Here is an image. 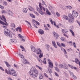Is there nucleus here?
Masks as SVG:
<instances>
[{
	"label": "nucleus",
	"mask_w": 80,
	"mask_h": 80,
	"mask_svg": "<svg viewBox=\"0 0 80 80\" xmlns=\"http://www.w3.org/2000/svg\"><path fill=\"white\" fill-rule=\"evenodd\" d=\"M5 71L6 73H7L8 75H12L13 76H15V77L17 76V74L13 69H10V68H9L8 70L7 69H5Z\"/></svg>",
	"instance_id": "nucleus-1"
},
{
	"label": "nucleus",
	"mask_w": 80,
	"mask_h": 80,
	"mask_svg": "<svg viewBox=\"0 0 80 80\" xmlns=\"http://www.w3.org/2000/svg\"><path fill=\"white\" fill-rule=\"evenodd\" d=\"M69 19H68V22L70 23H73L74 22V17L72 16L71 13L68 14Z\"/></svg>",
	"instance_id": "nucleus-2"
},
{
	"label": "nucleus",
	"mask_w": 80,
	"mask_h": 80,
	"mask_svg": "<svg viewBox=\"0 0 80 80\" xmlns=\"http://www.w3.org/2000/svg\"><path fill=\"white\" fill-rule=\"evenodd\" d=\"M41 5L42 4H41V3H39V7L40 8V9L39 8H37V10L39 12V13H40L41 15H43V14H44V13L42 12V6Z\"/></svg>",
	"instance_id": "nucleus-3"
},
{
	"label": "nucleus",
	"mask_w": 80,
	"mask_h": 80,
	"mask_svg": "<svg viewBox=\"0 0 80 80\" xmlns=\"http://www.w3.org/2000/svg\"><path fill=\"white\" fill-rule=\"evenodd\" d=\"M29 73L32 77H33V78H35L36 77H37L38 76V75H37L35 73L31 70L29 72Z\"/></svg>",
	"instance_id": "nucleus-4"
},
{
	"label": "nucleus",
	"mask_w": 80,
	"mask_h": 80,
	"mask_svg": "<svg viewBox=\"0 0 80 80\" xmlns=\"http://www.w3.org/2000/svg\"><path fill=\"white\" fill-rule=\"evenodd\" d=\"M7 30V31L4 32V34L5 35H6V36H7L8 37H9V38H12V34H11L8 32V31H9V30H8V29Z\"/></svg>",
	"instance_id": "nucleus-5"
},
{
	"label": "nucleus",
	"mask_w": 80,
	"mask_h": 80,
	"mask_svg": "<svg viewBox=\"0 0 80 80\" xmlns=\"http://www.w3.org/2000/svg\"><path fill=\"white\" fill-rule=\"evenodd\" d=\"M30 70L35 73H36V75H38V71L35 69V68H31Z\"/></svg>",
	"instance_id": "nucleus-6"
},
{
	"label": "nucleus",
	"mask_w": 80,
	"mask_h": 80,
	"mask_svg": "<svg viewBox=\"0 0 80 80\" xmlns=\"http://www.w3.org/2000/svg\"><path fill=\"white\" fill-rule=\"evenodd\" d=\"M53 35L56 40H57V39H58V38L59 37V35H58V34L54 32H53Z\"/></svg>",
	"instance_id": "nucleus-7"
},
{
	"label": "nucleus",
	"mask_w": 80,
	"mask_h": 80,
	"mask_svg": "<svg viewBox=\"0 0 80 80\" xmlns=\"http://www.w3.org/2000/svg\"><path fill=\"white\" fill-rule=\"evenodd\" d=\"M72 15L74 17H77V16L78 15V13L75 11H72Z\"/></svg>",
	"instance_id": "nucleus-8"
},
{
	"label": "nucleus",
	"mask_w": 80,
	"mask_h": 80,
	"mask_svg": "<svg viewBox=\"0 0 80 80\" xmlns=\"http://www.w3.org/2000/svg\"><path fill=\"white\" fill-rule=\"evenodd\" d=\"M35 52L37 53V54L38 55V54H40V53H42V50H41L40 48H39L38 49H36Z\"/></svg>",
	"instance_id": "nucleus-9"
},
{
	"label": "nucleus",
	"mask_w": 80,
	"mask_h": 80,
	"mask_svg": "<svg viewBox=\"0 0 80 80\" xmlns=\"http://www.w3.org/2000/svg\"><path fill=\"white\" fill-rule=\"evenodd\" d=\"M7 13L9 15H11V16H13V13L10 11V10H7Z\"/></svg>",
	"instance_id": "nucleus-10"
},
{
	"label": "nucleus",
	"mask_w": 80,
	"mask_h": 80,
	"mask_svg": "<svg viewBox=\"0 0 80 80\" xmlns=\"http://www.w3.org/2000/svg\"><path fill=\"white\" fill-rule=\"evenodd\" d=\"M48 67H50V68H53V63L52 62H48Z\"/></svg>",
	"instance_id": "nucleus-11"
},
{
	"label": "nucleus",
	"mask_w": 80,
	"mask_h": 80,
	"mask_svg": "<svg viewBox=\"0 0 80 80\" xmlns=\"http://www.w3.org/2000/svg\"><path fill=\"white\" fill-rule=\"evenodd\" d=\"M38 32L41 35H43L44 34V31L42 29H39L38 31Z\"/></svg>",
	"instance_id": "nucleus-12"
},
{
	"label": "nucleus",
	"mask_w": 80,
	"mask_h": 80,
	"mask_svg": "<svg viewBox=\"0 0 80 80\" xmlns=\"http://www.w3.org/2000/svg\"><path fill=\"white\" fill-rule=\"evenodd\" d=\"M52 45H53L54 47H55V48H57V46L55 43V42L52 41Z\"/></svg>",
	"instance_id": "nucleus-13"
},
{
	"label": "nucleus",
	"mask_w": 80,
	"mask_h": 80,
	"mask_svg": "<svg viewBox=\"0 0 80 80\" xmlns=\"http://www.w3.org/2000/svg\"><path fill=\"white\" fill-rule=\"evenodd\" d=\"M68 65L69 67L71 68H72V69H74V70H77V68H76V67H75L72 66L70 64H68Z\"/></svg>",
	"instance_id": "nucleus-14"
},
{
	"label": "nucleus",
	"mask_w": 80,
	"mask_h": 80,
	"mask_svg": "<svg viewBox=\"0 0 80 80\" xmlns=\"http://www.w3.org/2000/svg\"><path fill=\"white\" fill-rule=\"evenodd\" d=\"M2 18H3V21L5 22L7 24H8V23H7V19L5 18V16L4 15H2Z\"/></svg>",
	"instance_id": "nucleus-15"
},
{
	"label": "nucleus",
	"mask_w": 80,
	"mask_h": 80,
	"mask_svg": "<svg viewBox=\"0 0 80 80\" xmlns=\"http://www.w3.org/2000/svg\"><path fill=\"white\" fill-rule=\"evenodd\" d=\"M63 68H65V69H66V70H68V66L67 65V64H66L64 63L63 66Z\"/></svg>",
	"instance_id": "nucleus-16"
},
{
	"label": "nucleus",
	"mask_w": 80,
	"mask_h": 80,
	"mask_svg": "<svg viewBox=\"0 0 80 80\" xmlns=\"http://www.w3.org/2000/svg\"><path fill=\"white\" fill-rule=\"evenodd\" d=\"M10 42H12V43H17V40L16 39L13 40L11 39L10 41Z\"/></svg>",
	"instance_id": "nucleus-17"
},
{
	"label": "nucleus",
	"mask_w": 80,
	"mask_h": 80,
	"mask_svg": "<svg viewBox=\"0 0 80 80\" xmlns=\"http://www.w3.org/2000/svg\"><path fill=\"white\" fill-rule=\"evenodd\" d=\"M31 50L33 52H35L37 49H35V48L34 47H31Z\"/></svg>",
	"instance_id": "nucleus-18"
},
{
	"label": "nucleus",
	"mask_w": 80,
	"mask_h": 80,
	"mask_svg": "<svg viewBox=\"0 0 80 80\" xmlns=\"http://www.w3.org/2000/svg\"><path fill=\"white\" fill-rule=\"evenodd\" d=\"M0 23L1 24H2V25H6V26H8V24H6V23H4L2 21H1V20L0 19Z\"/></svg>",
	"instance_id": "nucleus-19"
},
{
	"label": "nucleus",
	"mask_w": 80,
	"mask_h": 80,
	"mask_svg": "<svg viewBox=\"0 0 80 80\" xmlns=\"http://www.w3.org/2000/svg\"><path fill=\"white\" fill-rule=\"evenodd\" d=\"M28 11V9L26 8H24L23 9V12L24 13H27V12Z\"/></svg>",
	"instance_id": "nucleus-20"
},
{
	"label": "nucleus",
	"mask_w": 80,
	"mask_h": 80,
	"mask_svg": "<svg viewBox=\"0 0 80 80\" xmlns=\"http://www.w3.org/2000/svg\"><path fill=\"white\" fill-rule=\"evenodd\" d=\"M18 30H19V32H22V29H21V27H19L17 28L16 31H17V32H18Z\"/></svg>",
	"instance_id": "nucleus-21"
},
{
	"label": "nucleus",
	"mask_w": 80,
	"mask_h": 80,
	"mask_svg": "<svg viewBox=\"0 0 80 80\" xmlns=\"http://www.w3.org/2000/svg\"><path fill=\"white\" fill-rule=\"evenodd\" d=\"M46 48L47 50H48V52H49V48H51V49L52 48V47H50V46H49V45H47V44L46 45Z\"/></svg>",
	"instance_id": "nucleus-22"
},
{
	"label": "nucleus",
	"mask_w": 80,
	"mask_h": 80,
	"mask_svg": "<svg viewBox=\"0 0 80 80\" xmlns=\"http://www.w3.org/2000/svg\"><path fill=\"white\" fill-rule=\"evenodd\" d=\"M63 17L66 20H68V17L65 15H63Z\"/></svg>",
	"instance_id": "nucleus-23"
},
{
	"label": "nucleus",
	"mask_w": 80,
	"mask_h": 80,
	"mask_svg": "<svg viewBox=\"0 0 80 80\" xmlns=\"http://www.w3.org/2000/svg\"><path fill=\"white\" fill-rule=\"evenodd\" d=\"M54 68L56 72H60V70H59V69L57 67H54Z\"/></svg>",
	"instance_id": "nucleus-24"
},
{
	"label": "nucleus",
	"mask_w": 80,
	"mask_h": 80,
	"mask_svg": "<svg viewBox=\"0 0 80 80\" xmlns=\"http://www.w3.org/2000/svg\"><path fill=\"white\" fill-rule=\"evenodd\" d=\"M65 7L69 9V10H71V9L72 8V7H71L70 6H66Z\"/></svg>",
	"instance_id": "nucleus-25"
},
{
	"label": "nucleus",
	"mask_w": 80,
	"mask_h": 80,
	"mask_svg": "<svg viewBox=\"0 0 80 80\" xmlns=\"http://www.w3.org/2000/svg\"><path fill=\"white\" fill-rule=\"evenodd\" d=\"M28 9L30 11H33L34 10V9L31 6H30L29 8H28Z\"/></svg>",
	"instance_id": "nucleus-26"
},
{
	"label": "nucleus",
	"mask_w": 80,
	"mask_h": 80,
	"mask_svg": "<svg viewBox=\"0 0 80 80\" xmlns=\"http://www.w3.org/2000/svg\"><path fill=\"white\" fill-rule=\"evenodd\" d=\"M5 63L6 65V66H7V67H10L11 66L10 65V64L7 62H5Z\"/></svg>",
	"instance_id": "nucleus-27"
},
{
	"label": "nucleus",
	"mask_w": 80,
	"mask_h": 80,
	"mask_svg": "<svg viewBox=\"0 0 80 80\" xmlns=\"http://www.w3.org/2000/svg\"><path fill=\"white\" fill-rule=\"evenodd\" d=\"M62 32L63 33H67V32H68V31H67L66 30H64V29H62Z\"/></svg>",
	"instance_id": "nucleus-28"
},
{
	"label": "nucleus",
	"mask_w": 80,
	"mask_h": 80,
	"mask_svg": "<svg viewBox=\"0 0 80 80\" xmlns=\"http://www.w3.org/2000/svg\"><path fill=\"white\" fill-rule=\"evenodd\" d=\"M23 63L24 64H29V63H30L29 62L27 61L26 60V61H23Z\"/></svg>",
	"instance_id": "nucleus-29"
},
{
	"label": "nucleus",
	"mask_w": 80,
	"mask_h": 80,
	"mask_svg": "<svg viewBox=\"0 0 80 80\" xmlns=\"http://www.w3.org/2000/svg\"><path fill=\"white\" fill-rule=\"evenodd\" d=\"M29 15L30 17H31L32 18H35V15H34L33 14H32L30 13Z\"/></svg>",
	"instance_id": "nucleus-30"
},
{
	"label": "nucleus",
	"mask_w": 80,
	"mask_h": 80,
	"mask_svg": "<svg viewBox=\"0 0 80 80\" xmlns=\"http://www.w3.org/2000/svg\"><path fill=\"white\" fill-rule=\"evenodd\" d=\"M15 24L12 23L11 25V27H13V28H15Z\"/></svg>",
	"instance_id": "nucleus-31"
},
{
	"label": "nucleus",
	"mask_w": 80,
	"mask_h": 80,
	"mask_svg": "<svg viewBox=\"0 0 80 80\" xmlns=\"http://www.w3.org/2000/svg\"><path fill=\"white\" fill-rule=\"evenodd\" d=\"M46 13L48 15H51V13H50V12L48 10H46Z\"/></svg>",
	"instance_id": "nucleus-32"
},
{
	"label": "nucleus",
	"mask_w": 80,
	"mask_h": 80,
	"mask_svg": "<svg viewBox=\"0 0 80 80\" xmlns=\"http://www.w3.org/2000/svg\"><path fill=\"white\" fill-rule=\"evenodd\" d=\"M18 37H20V38H22V39H23V38H24L23 37V36H22V35H21L20 34H18Z\"/></svg>",
	"instance_id": "nucleus-33"
},
{
	"label": "nucleus",
	"mask_w": 80,
	"mask_h": 80,
	"mask_svg": "<svg viewBox=\"0 0 80 80\" xmlns=\"http://www.w3.org/2000/svg\"><path fill=\"white\" fill-rule=\"evenodd\" d=\"M45 59H46V58L44 59V60L42 62H43V63H44V64H47V61H46V60H45Z\"/></svg>",
	"instance_id": "nucleus-34"
},
{
	"label": "nucleus",
	"mask_w": 80,
	"mask_h": 80,
	"mask_svg": "<svg viewBox=\"0 0 80 80\" xmlns=\"http://www.w3.org/2000/svg\"><path fill=\"white\" fill-rule=\"evenodd\" d=\"M57 43L58 46L59 47H61V44H60V43L59 42H57Z\"/></svg>",
	"instance_id": "nucleus-35"
},
{
	"label": "nucleus",
	"mask_w": 80,
	"mask_h": 80,
	"mask_svg": "<svg viewBox=\"0 0 80 80\" xmlns=\"http://www.w3.org/2000/svg\"><path fill=\"white\" fill-rule=\"evenodd\" d=\"M53 23H54V26H56V27H57V28H59V27H58V25L57 26V25H56L55 22V21H54Z\"/></svg>",
	"instance_id": "nucleus-36"
},
{
	"label": "nucleus",
	"mask_w": 80,
	"mask_h": 80,
	"mask_svg": "<svg viewBox=\"0 0 80 80\" xmlns=\"http://www.w3.org/2000/svg\"><path fill=\"white\" fill-rule=\"evenodd\" d=\"M48 70L49 73H52V70L50 68H48Z\"/></svg>",
	"instance_id": "nucleus-37"
},
{
	"label": "nucleus",
	"mask_w": 80,
	"mask_h": 80,
	"mask_svg": "<svg viewBox=\"0 0 80 80\" xmlns=\"http://www.w3.org/2000/svg\"><path fill=\"white\" fill-rule=\"evenodd\" d=\"M8 4L7 3V2H6V1H4L3 2V5H5V6H6V5H7Z\"/></svg>",
	"instance_id": "nucleus-38"
},
{
	"label": "nucleus",
	"mask_w": 80,
	"mask_h": 80,
	"mask_svg": "<svg viewBox=\"0 0 80 80\" xmlns=\"http://www.w3.org/2000/svg\"><path fill=\"white\" fill-rule=\"evenodd\" d=\"M63 67V65H62V64H60L59 65V68H62Z\"/></svg>",
	"instance_id": "nucleus-39"
},
{
	"label": "nucleus",
	"mask_w": 80,
	"mask_h": 80,
	"mask_svg": "<svg viewBox=\"0 0 80 80\" xmlns=\"http://www.w3.org/2000/svg\"><path fill=\"white\" fill-rule=\"evenodd\" d=\"M33 21L35 22H36V23L37 24H38V25H40V23L39 22H38L37 21H35V20H33Z\"/></svg>",
	"instance_id": "nucleus-40"
},
{
	"label": "nucleus",
	"mask_w": 80,
	"mask_h": 80,
	"mask_svg": "<svg viewBox=\"0 0 80 80\" xmlns=\"http://www.w3.org/2000/svg\"><path fill=\"white\" fill-rule=\"evenodd\" d=\"M61 46H62V47H65V44L63 43H61Z\"/></svg>",
	"instance_id": "nucleus-41"
},
{
	"label": "nucleus",
	"mask_w": 80,
	"mask_h": 80,
	"mask_svg": "<svg viewBox=\"0 0 80 80\" xmlns=\"http://www.w3.org/2000/svg\"><path fill=\"white\" fill-rule=\"evenodd\" d=\"M40 54V55L39 56V58H41L43 57V53H41L40 54Z\"/></svg>",
	"instance_id": "nucleus-42"
},
{
	"label": "nucleus",
	"mask_w": 80,
	"mask_h": 80,
	"mask_svg": "<svg viewBox=\"0 0 80 80\" xmlns=\"http://www.w3.org/2000/svg\"><path fill=\"white\" fill-rule=\"evenodd\" d=\"M25 22L26 23H28L29 25L30 26H31V24H30V22H29L28 21L26 20Z\"/></svg>",
	"instance_id": "nucleus-43"
},
{
	"label": "nucleus",
	"mask_w": 80,
	"mask_h": 80,
	"mask_svg": "<svg viewBox=\"0 0 80 80\" xmlns=\"http://www.w3.org/2000/svg\"><path fill=\"white\" fill-rule=\"evenodd\" d=\"M43 78V76L42 75V74H40V75L39 76V79L41 80V79H42Z\"/></svg>",
	"instance_id": "nucleus-44"
},
{
	"label": "nucleus",
	"mask_w": 80,
	"mask_h": 80,
	"mask_svg": "<svg viewBox=\"0 0 80 80\" xmlns=\"http://www.w3.org/2000/svg\"><path fill=\"white\" fill-rule=\"evenodd\" d=\"M44 75L46 77H47V78H48V76L47 75V74L46 73H44Z\"/></svg>",
	"instance_id": "nucleus-45"
},
{
	"label": "nucleus",
	"mask_w": 80,
	"mask_h": 80,
	"mask_svg": "<svg viewBox=\"0 0 80 80\" xmlns=\"http://www.w3.org/2000/svg\"><path fill=\"white\" fill-rule=\"evenodd\" d=\"M56 15H57V17H60V14H59V13H58V12H57L56 13Z\"/></svg>",
	"instance_id": "nucleus-46"
},
{
	"label": "nucleus",
	"mask_w": 80,
	"mask_h": 80,
	"mask_svg": "<svg viewBox=\"0 0 80 80\" xmlns=\"http://www.w3.org/2000/svg\"><path fill=\"white\" fill-rule=\"evenodd\" d=\"M2 13H5L7 12L5 11V10H3L2 11Z\"/></svg>",
	"instance_id": "nucleus-47"
},
{
	"label": "nucleus",
	"mask_w": 80,
	"mask_h": 80,
	"mask_svg": "<svg viewBox=\"0 0 80 80\" xmlns=\"http://www.w3.org/2000/svg\"><path fill=\"white\" fill-rule=\"evenodd\" d=\"M70 73L71 75H72V77H73L74 75V74H73V73L72 72H70Z\"/></svg>",
	"instance_id": "nucleus-48"
},
{
	"label": "nucleus",
	"mask_w": 80,
	"mask_h": 80,
	"mask_svg": "<svg viewBox=\"0 0 80 80\" xmlns=\"http://www.w3.org/2000/svg\"><path fill=\"white\" fill-rule=\"evenodd\" d=\"M55 73V75H56V76H57V77H59V75H58V74L57 73V72H55L54 73Z\"/></svg>",
	"instance_id": "nucleus-49"
},
{
	"label": "nucleus",
	"mask_w": 80,
	"mask_h": 80,
	"mask_svg": "<svg viewBox=\"0 0 80 80\" xmlns=\"http://www.w3.org/2000/svg\"><path fill=\"white\" fill-rule=\"evenodd\" d=\"M75 60V62L76 63H77V62H79V60L77 58H76Z\"/></svg>",
	"instance_id": "nucleus-50"
},
{
	"label": "nucleus",
	"mask_w": 80,
	"mask_h": 80,
	"mask_svg": "<svg viewBox=\"0 0 80 80\" xmlns=\"http://www.w3.org/2000/svg\"><path fill=\"white\" fill-rule=\"evenodd\" d=\"M0 8H1V9H2V10H3V9L4 8V7L3 6H1V5H0Z\"/></svg>",
	"instance_id": "nucleus-51"
},
{
	"label": "nucleus",
	"mask_w": 80,
	"mask_h": 80,
	"mask_svg": "<svg viewBox=\"0 0 80 80\" xmlns=\"http://www.w3.org/2000/svg\"><path fill=\"white\" fill-rule=\"evenodd\" d=\"M36 66L38 67V68H39V69H40V70H42V68H41V67H40L39 66H38L36 65Z\"/></svg>",
	"instance_id": "nucleus-52"
},
{
	"label": "nucleus",
	"mask_w": 80,
	"mask_h": 80,
	"mask_svg": "<svg viewBox=\"0 0 80 80\" xmlns=\"http://www.w3.org/2000/svg\"><path fill=\"white\" fill-rule=\"evenodd\" d=\"M19 55L21 58H23V56L22 55L19 54Z\"/></svg>",
	"instance_id": "nucleus-53"
},
{
	"label": "nucleus",
	"mask_w": 80,
	"mask_h": 80,
	"mask_svg": "<svg viewBox=\"0 0 80 80\" xmlns=\"http://www.w3.org/2000/svg\"><path fill=\"white\" fill-rule=\"evenodd\" d=\"M73 45L74 47H75V48H76V47H76V44H75V42L73 43Z\"/></svg>",
	"instance_id": "nucleus-54"
},
{
	"label": "nucleus",
	"mask_w": 80,
	"mask_h": 80,
	"mask_svg": "<svg viewBox=\"0 0 80 80\" xmlns=\"http://www.w3.org/2000/svg\"><path fill=\"white\" fill-rule=\"evenodd\" d=\"M34 12V13H35V14H36V15H37L38 16L39 15V14H38V13H37V12L36 11H35Z\"/></svg>",
	"instance_id": "nucleus-55"
},
{
	"label": "nucleus",
	"mask_w": 80,
	"mask_h": 80,
	"mask_svg": "<svg viewBox=\"0 0 80 80\" xmlns=\"http://www.w3.org/2000/svg\"><path fill=\"white\" fill-rule=\"evenodd\" d=\"M50 19H51V20L50 21L51 23V24H52V25H53V21H52V19L51 18Z\"/></svg>",
	"instance_id": "nucleus-56"
},
{
	"label": "nucleus",
	"mask_w": 80,
	"mask_h": 80,
	"mask_svg": "<svg viewBox=\"0 0 80 80\" xmlns=\"http://www.w3.org/2000/svg\"><path fill=\"white\" fill-rule=\"evenodd\" d=\"M61 40L62 41H63V42H64V38H63V37L61 38Z\"/></svg>",
	"instance_id": "nucleus-57"
},
{
	"label": "nucleus",
	"mask_w": 80,
	"mask_h": 80,
	"mask_svg": "<svg viewBox=\"0 0 80 80\" xmlns=\"http://www.w3.org/2000/svg\"><path fill=\"white\" fill-rule=\"evenodd\" d=\"M38 60L40 63H42L43 62V61L41 59H38Z\"/></svg>",
	"instance_id": "nucleus-58"
},
{
	"label": "nucleus",
	"mask_w": 80,
	"mask_h": 80,
	"mask_svg": "<svg viewBox=\"0 0 80 80\" xmlns=\"http://www.w3.org/2000/svg\"><path fill=\"white\" fill-rule=\"evenodd\" d=\"M63 52H64V54L65 55H66L67 54V51H66V50L65 49H64V51Z\"/></svg>",
	"instance_id": "nucleus-59"
},
{
	"label": "nucleus",
	"mask_w": 80,
	"mask_h": 80,
	"mask_svg": "<svg viewBox=\"0 0 80 80\" xmlns=\"http://www.w3.org/2000/svg\"><path fill=\"white\" fill-rule=\"evenodd\" d=\"M0 69L2 70V71H5V70L3 69V68L2 67H0Z\"/></svg>",
	"instance_id": "nucleus-60"
},
{
	"label": "nucleus",
	"mask_w": 80,
	"mask_h": 80,
	"mask_svg": "<svg viewBox=\"0 0 80 80\" xmlns=\"http://www.w3.org/2000/svg\"><path fill=\"white\" fill-rule=\"evenodd\" d=\"M77 22L78 23L79 26H80V22L78 21H77Z\"/></svg>",
	"instance_id": "nucleus-61"
},
{
	"label": "nucleus",
	"mask_w": 80,
	"mask_h": 80,
	"mask_svg": "<svg viewBox=\"0 0 80 80\" xmlns=\"http://www.w3.org/2000/svg\"><path fill=\"white\" fill-rule=\"evenodd\" d=\"M11 29V30H12V31L14 32H15V29H13V28H12Z\"/></svg>",
	"instance_id": "nucleus-62"
},
{
	"label": "nucleus",
	"mask_w": 80,
	"mask_h": 80,
	"mask_svg": "<svg viewBox=\"0 0 80 80\" xmlns=\"http://www.w3.org/2000/svg\"><path fill=\"white\" fill-rule=\"evenodd\" d=\"M63 35L64 36V37H67L68 38V36L66 35V34H64Z\"/></svg>",
	"instance_id": "nucleus-63"
},
{
	"label": "nucleus",
	"mask_w": 80,
	"mask_h": 80,
	"mask_svg": "<svg viewBox=\"0 0 80 80\" xmlns=\"http://www.w3.org/2000/svg\"><path fill=\"white\" fill-rule=\"evenodd\" d=\"M14 67H15V68H17L18 67V66H17V65L15 64L14 65Z\"/></svg>",
	"instance_id": "nucleus-64"
}]
</instances>
